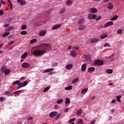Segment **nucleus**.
<instances>
[{
    "label": "nucleus",
    "instance_id": "bb28decb",
    "mask_svg": "<svg viewBox=\"0 0 124 124\" xmlns=\"http://www.w3.org/2000/svg\"><path fill=\"white\" fill-rule=\"evenodd\" d=\"M9 72H10V70L7 69L4 70V73L5 75H8L9 74Z\"/></svg>",
    "mask_w": 124,
    "mask_h": 124
},
{
    "label": "nucleus",
    "instance_id": "69168bd1",
    "mask_svg": "<svg viewBox=\"0 0 124 124\" xmlns=\"http://www.w3.org/2000/svg\"><path fill=\"white\" fill-rule=\"evenodd\" d=\"M114 54H112L110 56L108 57V59H111V58H113V56Z\"/></svg>",
    "mask_w": 124,
    "mask_h": 124
},
{
    "label": "nucleus",
    "instance_id": "f8f14e48",
    "mask_svg": "<svg viewBox=\"0 0 124 124\" xmlns=\"http://www.w3.org/2000/svg\"><path fill=\"white\" fill-rule=\"evenodd\" d=\"M17 2L20 3V5H25L26 4V0H17Z\"/></svg>",
    "mask_w": 124,
    "mask_h": 124
},
{
    "label": "nucleus",
    "instance_id": "13d9d810",
    "mask_svg": "<svg viewBox=\"0 0 124 124\" xmlns=\"http://www.w3.org/2000/svg\"><path fill=\"white\" fill-rule=\"evenodd\" d=\"M72 47V46H68V50H70V49H71Z\"/></svg>",
    "mask_w": 124,
    "mask_h": 124
},
{
    "label": "nucleus",
    "instance_id": "473e14b6",
    "mask_svg": "<svg viewBox=\"0 0 124 124\" xmlns=\"http://www.w3.org/2000/svg\"><path fill=\"white\" fill-rule=\"evenodd\" d=\"M59 65V63L58 62H55L52 64V67H56V66H58Z\"/></svg>",
    "mask_w": 124,
    "mask_h": 124
},
{
    "label": "nucleus",
    "instance_id": "423d86ee",
    "mask_svg": "<svg viewBox=\"0 0 124 124\" xmlns=\"http://www.w3.org/2000/svg\"><path fill=\"white\" fill-rule=\"evenodd\" d=\"M46 33H47V31L42 30L39 32V35L41 37L44 36Z\"/></svg>",
    "mask_w": 124,
    "mask_h": 124
},
{
    "label": "nucleus",
    "instance_id": "680f3d73",
    "mask_svg": "<svg viewBox=\"0 0 124 124\" xmlns=\"http://www.w3.org/2000/svg\"><path fill=\"white\" fill-rule=\"evenodd\" d=\"M4 28H7V27H8V24L4 25Z\"/></svg>",
    "mask_w": 124,
    "mask_h": 124
},
{
    "label": "nucleus",
    "instance_id": "4468645a",
    "mask_svg": "<svg viewBox=\"0 0 124 124\" xmlns=\"http://www.w3.org/2000/svg\"><path fill=\"white\" fill-rule=\"evenodd\" d=\"M85 18H80L79 20L78 21V25H82L83 23L85 22Z\"/></svg>",
    "mask_w": 124,
    "mask_h": 124
},
{
    "label": "nucleus",
    "instance_id": "c9c22d12",
    "mask_svg": "<svg viewBox=\"0 0 124 124\" xmlns=\"http://www.w3.org/2000/svg\"><path fill=\"white\" fill-rule=\"evenodd\" d=\"M78 80H79V78H76L72 80V84H75V83L77 82Z\"/></svg>",
    "mask_w": 124,
    "mask_h": 124
},
{
    "label": "nucleus",
    "instance_id": "2f4dec72",
    "mask_svg": "<svg viewBox=\"0 0 124 124\" xmlns=\"http://www.w3.org/2000/svg\"><path fill=\"white\" fill-rule=\"evenodd\" d=\"M86 29V27L83 25H80L78 27V30H80V31H83V30H85Z\"/></svg>",
    "mask_w": 124,
    "mask_h": 124
},
{
    "label": "nucleus",
    "instance_id": "37998d69",
    "mask_svg": "<svg viewBox=\"0 0 124 124\" xmlns=\"http://www.w3.org/2000/svg\"><path fill=\"white\" fill-rule=\"evenodd\" d=\"M83 123V119H79L77 121V124H82Z\"/></svg>",
    "mask_w": 124,
    "mask_h": 124
},
{
    "label": "nucleus",
    "instance_id": "49530a36",
    "mask_svg": "<svg viewBox=\"0 0 124 124\" xmlns=\"http://www.w3.org/2000/svg\"><path fill=\"white\" fill-rule=\"evenodd\" d=\"M104 47L106 48V47H111V45L109 44V43H106L104 45Z\"/></svg>",
    "mask_w": 124,
    "mask_h": 124
},
{
    "label": "nucleus",
    "instance_id": "c756f323",
    "mask_svg": "<svg viewBox=\"0 0 124 124\" xmlns=\"http://www.w3.org/2000/svg\"><path fill=\"white\" fill-rule=\"evenodd\" d=\"M65 91H70V90H72V86H69L65 88Z\"/></svg>",
    "mask_w": 124,
    "mask_h": 124
},
{
    "label": "nucleus",
    "instance_id": "9b49d317",
    "mask_svg": "<svg viewBox=\"0 0 124 124\" xmlns=\"http://www.w3.org/2000/svg\"><path fill=\"white\" fill-rule=\"evenodd\" d=\"M73 3V1H72V0H68L65 3V5H66V6H70V5H71V4H72Z\"/></svg>",
    "mask_w": 124,
    "mask_h": 124
},
{
    "label": "nucleus",
    "instance_id": "cd10ccee",
    "mask_svg": "<svg viewBox=\"0 0 124 124\" xmlns=\"http://www.w3.org/2000/svg\"><path fill=\"white\" fill-rule=\"evenodd\" d=\"M37 41V39H33L31 40L30 42V44H33V43H35Z\"/></svg>",
    "mask_w": 124,
    "mask_h": 124
},
{
    "label": "nucleus",
    "instance_id": "f3484780",
    "mask_svg": "<svg viewBox=\"0 0 124 124\" xmlns=\"http://www.w3.org/2000/svg\"><path fill=\"white\" fill-rule=\"evenodd\" d=\"M95 70V69L93 67H90L88 68V72H93V71Z\"/></svg>",
    "mask_w": 124,
    "mask_h": 124
},
{
    "label": "nucleus",
    "instance_id": "6ab92c4d",
    "mask_svg": "<svg viewBox=\"0 0 124 124\" xmlns=\"http://www.w3.org/2000/svg\"><path fill=\"white\" fill-rule=\"evenodd\" d=\"M101 19H102V16H96L94 20H95V21H99V20H101Z\"/></svg>",
    "mask_w": 124,
    "mask_h": 124
},
{
    "label": "nucleus",
    "instance_id": "4be33fe9",
    "mask_svg": "<svg viewBox=\"0 0 124 124\" xmlns=\"http://www.w3.org/2000/svg\"><path fill=\"white\" fill-rule=\"evenodd\" d=\"M86 68H87V65L86 64H83L81 66V70L82 71H85L86 70Z\"/></svg>",
    "mask_w": 124,
    "mask_h": 124
},
{
    "label": "nucleus",
    "instance_id": "4d7b16f0",
    "mask_svg": "<svg viewBox=\"0 0 124 124\" xmlns=\"http://www.w3.org/2000/svg\"><path fill=\"white\" fill-rule=\"evenodd\" d=\"M3 11L2 10H0V15H3Z\"/></svg>",
    "mask_w": 124,
    "mask_h": 124
},
{
    "label": "nucleus",
    "instance_id": "f257e3e1",
    "mask_svg": "<svg viewBox=\"0 0 124 124\" xmlns=\"http://www.w3.org/2000/svg\"><path fill=\"white\" fill-rule=\"evenodd\" d=\"M39 47H40L43 49H45L46 50H35L33 51L32 53L33 56L41 57V56L45 54L46 51H49V50L51 49V45L48 43H42L39 45Z\"/></svg>",
    "mask_w": 124,
    "mask_h": 124
},
{
    "label": "nucleus",
    "instance_id": "7c9ffc66",
    "mask_svg": "<svg viewBox=\"0 0 124 124\" xmlns=\"http://www.w3.org/2000/svg\"><path fill=\"white\" fill-rule=\"evenodd\" d=\"M118 18H119L118 16H114L112 18L110 19L111 21H116V20H118Z\"/></svg>",
    "mask_w": 124,
    "mask_h": 124
},
{
    "label": "nucleus",
    "instance_id": "a878e982",
    "mask_svg": "<svg viewBox=\"0 0 124 124\" xmlns=\"http://www.w3.org/2000/svg\"><path fill=\"white\" fill-rule=\"evenodd\" d=\"M25 90H19L16 91V96H18L20 95V93H23V92H24Z\"/></svg>",
    "mask_w": 124,
    "mask_h": 124
},
{
    "label": "nucleus",
    "instance_id": "72a5a7b5",
    "mask_svg": "<svg viewBox=\"0 0 124 124\" xmlns=\"http://www.w3.org/2000/svg\"><path fill=\"white\" fill-rule=\"evenodd\" d=\"M122 96L121 95H118L116 97V100L118 102H121V98Z\"/></svg>",
    "mask_w": 124,
    "mask_h": 124
},
{
    "label": "nucleus",
    "instance_id": "338daca9",
    "mask_svg": "<svg viewBox=\"0 0 124 124\" xmlns=\"http://www.w3.org/2000/svg\"><path fill=\"white\" fill-rule=\"evenodd\" d=\"M110 0H104V2H108Z\"/></svg>",
    "mask_w": 124,
    "mask_h": 124
},
{
    "label": "nucleus",
    "instance_id": "ea45409f",
    "mask_svg": "<svg viewBox=\"0 0 124 124\" xmlns=\"http://www.w3.org/2000/svg\"><path fill=\"white\" fill-rule=\"evenodd\" d=\"M106 37H107V34H104L101 36V39H104V38H106Z\"/></svg>",
    "mask_w": 124,
    "mask_h": 124
},
{
    "label": "nucleus",
    "instance_id": "39448f33",
    "mask_svg": "<svg viewBox=\"0 0 124 124\" xmlns=\"http://www.w3.org/2000/svg\"><path fill=\"white\" fill-rule=\"evenodd\" d=\"M96 17L95 15L93 14H90L88 16V18L89 19V20H93L95 19Z\"/></svg>",
    "mask_w": 124,
    "mask_h": 124
},
{
    "label": "nucleus",
    "instance_id": "8fccbe9b",
    "mask_svg": "<svg viewBox=\"0 0 124 124\" xmlns=\"http://www.w3.org/2000/svg\"><path fill=\"white\" fill-rule=\"evenodd\" d=\"M75 120H76L75 118L71 119L70 120H69L68 123H74L73 122H74Z\"/></svg>",
    "mask_w": 124,
    "mask_h": 124
},
{
    "label": "nucleus",
    "instance_id": "58836bf2",
    "mask_svg": "<svg viewBox=\"0 0 124 124\" xmlns=\"http://www.w3.org/2000/svg\"><path fill=\"white\" fill-rule=\"evenodd\" d=\"M117 33L118 34H122L123 33V29H119L117 31Z\"/></svg>",
    "mask_w": 124,
    "mask_h": 124
},
{
    "label": "nucleus",
    "instance_id": "774afa93",
    "mask_svg": "<svg viewBox=\"0 0 124 124\" xmlns=\"http://www.w3.org/2000/svg\"><path fill=\"white\" fill-rule=\"evenodd\" d=\"M32 119H33V118H32V117H31L28 118V120H32Z\"/></svg>",
    "mask_w": 124,
    "mask_h": 124
},
{
    "label": "nucleus",
    "instance_id": "79ce46f5",
    "mask_svg": "<svg viewBox=\"0 0 124 124\" xmlns=\"http://www.w3.org/2000/svg\"><path fill=\"white\" fill-rule=\"evenodd\" d=\"M8 3L9 5H10L11 9H12L13 5H12V3H11V1H10V0H8Z\"/></svg>",
    "mask_w": 124,
    "mask_h": 124
},
{
    "label": "nucleus",
    "instance_id": "5fc2aeb1",
    "mask_svg": "<svg viewBox=\"0 0 124 124\" xmlns=\"http://www.w3.org/2000/svg\"><path fill=\"white\" fill-rule=\"evenodd\" d=\"M68 111H69V108H65L64 112H66V113H67V112H68Z\"/></svg>",
    "mask_w": 124,
    "mask_h": 124
},
{
    "label": "nucleus",
    "instance_id": "864d4df0",
    "mask_svg": "<svg viewBox=\"0 0 124 124\" xmlns=\"http://www.w3.org/2000/svg\"><path fill=\"white\" fill-rule=\"evenodd\" d=\"M73 49L74 50H79V47H77V46H74L73 47Z\"/></svg>",
    "mask_w": 124,
    "mask_h": 124
},
{
    "label": "nucleus",
    "instance_id": "c85d7f7f",
    "mask_svg": "<svg viewBox=\"0 0 124 124\" xmlns=\"http://www.w3.org/2000/svg\"><path fill=\"white\" fill-rule=\"evenodd\" d=\"M27 56H28V52H25L22 55L21 59H25Z\"/></svg>",
    "mask_w": 124,
    "mask_h": 124
},
{
    "label": "nucleus",
    "instance_id": "412c9836",
    "mask_svg": "<svg viewBox=\"0 0 124 124\" xmlns=\"http://www.w3.org/2000/svg\"><path fill=\"white\" fill-rule=\"evenodd\" d=\"M88 88H85L83 89L81 92V94H85L87 93V92H88Z\"/></svg>",
    "mask_w": 124,
    "mask_h": 124
},
{
    "label": "nucleus",
    "instance_id": "de8ad7c7",
    "mask_svg": "<svg viewBox=\"0 0 124 124\" xmlns=\"http://www.w3.org/2000/svg\"><path fill=\"white\" fill-rule=\"evenodd\" d=\"M27 29V25H23L21 26V30H26Z\"/></svg>",
    "mask_w": 124,
    "mask_h": 124
},
{
    "label": "nucleus",
    "instance_id": "4c0bfd02",
    "mask_svg": "<svg viewBox=\"0 0 124 124\" xmlns=\"http://www.w3.org/2000/svg\"><path fill=\"white\" fill-rule=\"evenodd\" d=\"M114 7V5L112 4H109L108 5V9H113V8Z\"/></svg>",
    "mask_w": 124,
    "mask_h": 124
},
{
    "label": "nucleus",
    "instance_id": "1a4fd4ad",
    "mask_svg": "<svg viewBox=\"0 0 124 124\" xmlns=\"http://www.w3.org/2000/svg\"><path fill=\"white\" fill-rule=\"evenodd\" d=\"M114 24V22H112V21H109L108 22H107L105 24V28H107V27H109V26H112V25Z\"/></svg>",
    "mask_w": 124,
    "mask_h": 124
},
{
    "label": "nucleus",
    "instance_id": "6e6552de",
    "mask_svg": "<svg viewBox=\"0 0 124 124\" xmlns=\"http://www.w3.org/2000/svg\"><path fill=\"white\" fill-rule=\"evenodd\" d=\"M54 68L46 69L43 71V73H48V72H51L52 71H54Z\"/></svg>",
    "mask_w": 124,
    "mask_h": 124
},
{
    "label": "nucleus",
    "instance_id": "a19ab883",
    "mask_svg": "<svg viewBox=\"0 0 124 124\" xmlns=\"http://www.w3.org/2000/svg\"><path fill=\"white\" fill-rule=\"evenodd\" d=\"M50 87H46V88H45L44 90H43L44 93H46V92H48V91L50 90Z\"/></svg>",
    "mask_w": 124,
    "mask_h": 124
},
{
    "label": "nucleus",
    "instance_id": "aec40b11",
    "mask_svg": "<svg viewBox=\"0 0 124 124\" xmlns=\"http://www.w3.org/2000/svg\"><path fill=\"white\" fill-rule=\"evenodd\" d=\"M106 72L108 74H111V73H113V70L112 69H108L106 70Z\"/></svg>",
    "mask_w": 124,
    "mask_h": 124
},
{
    "label": "nucleus",
    "instance_id": "e2e57ef3",
    "mask_svg": "<svg viewBox=\"0 0 124 124\" xmlns=\"http://www.w3.org/2000/svg\"><path fill=\"white\" fill-rule=\"evenodd\" d=\"M115 102H116V100H113L111 101V103H115Z\"/></svg>",
    "mask_w": 124,
    "mask_h": 124
},
{
    "label": "nucleus",
    "instance_id": "ddd939ff",
    "mask_svg": "<svg viewBox=\"0 0 124 124\" xmlns=\"http://www.w3.org/2000/svg\"><path fill=\"white\" fill-rule=\"evenodd\" d=\"M90 11L91 13H96L97 12V9L96 8L93 7L90 9Z\"/></svg>",
    "mask_w": 124,
    "mask_h": 124
},
{
    "label": "nucleus",
    "instance_id": "09e8293b",
    "mask_svg": "<svg viewBox=\"0 0 124 124\" xmlns=\"http://www.w3.org/2000/svg\"><path fill=\"white\" fill-rule=\"evenodd\" d=\"M5 100V97H0V101L2 102Z\"/></svg>",
    "mask_w": 124,
    "mask_h": 124
},
{
    "label": "nucleus",
    "instance_id": "a18cd8bd",
    "mask_svg": "<svg viewBox=\"0 0 124 124\" xmlns=\"http://www.w3.org/2000/svg\"><path fill=\"white\" fill-rule=\"evenodd\" d=\"M21 35H26V34H27V33H28V32H27V31H22L21 32Z\"/></svg>",
    "mask_w": 124,
    "mask_h": 124
},
{
    "label": "nucleus",
    "instance_id": "c03bdc74",
    "mask_svg": "<svg viewBox=\"0 0 124 124\" xmlns=\"http://www.w3.org/2000/svg\"><path fill=\"white\" fill-rule=\"evenodd\" d=\"M61 102H63V100H62V99H59L57 101V104H61Z\"/></svg>",
    "mask_w": 124,
    "mask_h": 124
},
{
    "label": "nucleus",
    "instance_id": "2eb2a0df",
    "mask_svg": "<svg viewBox=\"0 0 124 124\" xmlns=\"http://www.w3.org/2000/svg\"><path fill=\"white\" fill-rule=\"evenodd\" d=\"M65 11H66V8L65 7H62L61 8V9L60 10L59 13L60 14H63V13H64V12H65Z\"/></svg>",
    "mask_w": 124,
    "mask_h": 124
},
{
    "label": "nucleus",
    "instance_id": "052dcab7",
    "mask_svg": "<svg viewBox=\"0 0 124 124\" xmlns=\"http://www.w3.org/2000/svg\"><path fill=\"white\" fill-rule=\"evenodd\" d=\"M9 93H10L9 92H7V91L5 92V94L6 95H7V94H9Z\"/></svg>",
    "mask_w": 124,
    "mask_h": 124
},
{
    "label": "nucleus",
    "instance_id": "6e6d98bb",
    "mask_svg": "<svg viewBox=\"0 0 124 124\" xmlns=\"http://www.w3.org/2000/svg\"><path fill=\"white\" fill-rule=\"evenodd\" d=\"M13 43H14V41H11V42H9L8 44L9 45H11V44H13Z\"/></svg>",
    "mask_w": 124,
    "mask_h": 124
},
{
    "label": "nucleus",
    "instance_id": "e433bc0d",
    "mask_svg": "<svg viewBox=\"0 0 124 124\" xmlns=\"http://www.w3.org/2000/svg\"><path fill=\"white\" fill-rule=\"evenodd\" d=\"M82 114V109H79L77 111V115H81Z\"/></svg>",
    "mask_w": 124,
    "mask_h": 124
},
{
    "label": "nucleus",
    "instance_id": "3c124183",
    "mask_svg": "<svg viewBox=\"0 0 124 124\" xmlns=\"http://www.w3.org/2000/svg\"><path fill=\"white\" fill-rule=\"evenodd\" d=\"M4 69H5V66H3L1 67L0 68V71H4Z\"/></svg>",
    "mask_w": 124,
    "mask_h": 124
},
{
    "label": "nucleus",
    "instance_id": "0e129e2a",
    "mask_svg": "<svg viewBox=\"0 0 124 124\" xmlns=\"http://www.w3.org/2000/svg\"><path fill=\"white\" fill-rule=\"evenodd\" d=\"M111 113H114V112H115V110L114 109V108L111 110Z\"/></svg>",
    "mask_w": 124,
    "mask_h": 124
},
{
    "label": "nucleus",
    "instance_id": "a211bd4d",
    "mask_svg": "<svg viewBox=\"0 0 124 124\" xmlns=\"http://www.w3.org/2000/svg\"><path fill=\"white\" fill-rule=\"evenodd\" d=\"M73 67V65L72 64H68L66 66V69H71Z\"/></svg>",
    "mask_w": 124,
    "mask_h": 124
},
{
    "label": "nucleus",
    "instance_id": "603ef678",
    "mask_svg": "<svg viewBox=\"0 0 124 124\" xmlns=\"http://www.w3.org/2000/svg\"><path fill=\"white\" fill-rule=\"evenodd\" d=\"M96 123V120H93L92 121L91 123V124H94Z\"/></svg>",
    "mask_w": 124,
    "mask_h": 124
},
{
    "label": "nucleus",
    "instance_id": "bf43d9fd",
    "mask_svg": "<svg viewBox=\"0 0 124 124\" xmlns=\"http://www.w3.org/2000/svg\"><path fill=\"white\" fill-rule=\"evenodd\" d=\"M1 2L2 4H5V2L3 1L2 0H1Z\"/></svg>",
    "mask_w": 124,
    "mask_h": 124
},
{
    "label": "nucleus",
    "instance_id": "0eeeda50",
    "mask_svg": "<svg viewBox=\"0 0 124 124\" xmlns=\"http://www.w3.org/2000/svg\"><path fill=\"white\" fill-rule=\"evenodd\" d=\"M22 66L23 67V68H29V67L30 66V63L28 62H24L22 63Z\"/></svg>",
    "mask_w": 124,
    "mask_h": 124
},
{
    "label": "nucleus",
    "instance_id": "393cba45",
    "mask_svg": "<svg viewBox=\"0 0 124 124\" xmlns=\"http://www.w3.org/2000/svg\"><path fill=\"white\" fill-rule=\"evenodd\" d=\"M91 60V56L90 55H86L84 57V61H90Z\"/></svg>",
    "mask_w": 124,
    "mask_h": 124
},
{
    "label": "nucleus",
    "instance_id": "5701e85b",
    "mask_svg": "<svg viewBox=\"0 0 124 124\" xmlns=\"http://www.w3.org/2000/svg\"><path fill=\"white\" fill-rule=\"evenodd\" d=\"M98 41V39L97 38H93L91 40V43H95V42H97Z\"/></svg>",
    "mask_w": 124,
    "mask_h": 124
},
{
    "label": "nucleus",
    "instance_id": "9d476101",
    "mask_svg": "<svg viewBox=\"0 0 124 124\" xmlns=\"http://www.w3.org/2000/svg\"><path fill=\"white\" fill-rule=\"evenodd\" d=\"M61 27H62V25L57 24L52 27V30H53V31H55V30H57V29H58V28H61Z\"/></svg>",
    "mask_w": 124,
    "mask_h": 124
},
{
    "label": "nucleus",
    "instance_id": "f03ea898",
    "mask_svg": "<svg viewBox=\"0 0 124 124\" xmlns=\"http://www.w3.org/2000/svg\"><path fill=\"white\" fill-rule=\"evenodd\" d=\"M55 116V119L58 120L61 117V114H58L57 111H52L49 113L50 118H53Z\"/></svg>",
    "mask_w": 124,
    "mask_h": 124
},
{
    "label": "nucleus",
    "instance_id": "b1692460",
    "mask_svg": "<svg viewBox=\"0 0 124 124\" xmlns=\"http://www.w3.org/2000/svg\"><path fill=\"white\" fill-rule=\"evenodd\" d=\"M10 34V32H6L2 34V37H5L7 36L8 35H9Z\"/></svg>",
    "mask_w": 124,
    "mask_h": 124
},
{
    "label": "nucleus",
    "instance_id": "7ed1b4c3",
    "mask_svg": "<svg viewBox=\"0 0 124 124\" xmlns=\"http://www.w3.org/2000/svg\"><path fill=\"white\" fill-rule=\"evenodd\" d=\"M19 83L18 81H16V84L18 85V86H19L17 87V90H19V89H21V88L26 87V86H27V85L29 84L28 81H24L22 83Z\"/></svg>",
    "mask_w": 124,
    "mask_h": 124
},
{
    "label": "nucleus",
    "instance_id": "f704fd0d",
    "mask_svg": "<svg viewBox=\"0 0 124 124\" xmlns=\"http://www.w3.org/2000/svg\"><path fill=\"white\" fill-rule=\"evenodd\" d=\"M65 103L66 104H69L70 103V99L66 98L65 99Z\"/></svg>",
    "mask_w": 124,
    "mask_h": 124
},
{
    "label": "nucleus",
    "instance_id": "20e7f679",
    "mask_svg": "<svg viewBox=\"0 0 124 124\" xmlns=\"http://www.w3.org/2000/svg\"><path fill=\"white\" fill-rule=\"evenodd\" d=\"M95 64H98V65H101L103 64V61L97 59L95 61Z\"/></svg>",
    "mask_w": 124,
    "mask_h": 124
},
{
    "label": "nucleus",
    "instance_id": "dca6fc26",
    "mask_svg": "<svg viewBox=\"0 0 124 124\" xmlns=\"http://www.w3.org/2000/svg\"><path fill=\"white\" fill-rule=\"evenodd\" d=\"M70 56H72V57H76V56H77V54L76 53V51H75V50L72 51L70 53Z\"/></svg>",
    "mask_w": 124,
    "mask_h": 124
}]
</instances>
